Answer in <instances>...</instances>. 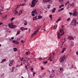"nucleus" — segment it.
<instances>
[{
	"label": "nucleus",
	"mask_w": 78,
	"mask_h": 78,
	"mask_svg": "<svg viewBox=\"0 0 78 78\" xmlns=\"http://www.w3.org/2000/svg\"><path fill=\"white\" fill-rule=\"evenodd\" d=\"M50 5H47V8H48V9H50Z\"/></svg>",
	"instance_id": "c756f323"
},
{
	"label": "nucleus",
	"mask_w": 78,
	"mask_h": 78,
	"mask_svg": "<svg viewBox=\"0 0 78 78\" xmlns=\"http://www.w3.org/2000/svg\"><path fill=\"white\" fill-rule=\"evenodd\" d=\"M35 74H36V73L33 72V76H34V75H35Z\"/></svg>",
	"instance_id": "79ce46f5"
},
{
	"label": "nucleus",
	"mask_w": 78,
	"mask_h": 78,
	"mask_svg": "<svg viewBox=\"0 0 78 78\" xmlns=\"http://www.w3.org/2000/svg\"><path fill=\"white\" fill-rule=\"evenodd\" d=\"M24 5H25V3H23V4H21L20 5H18L16 8L18 9L20 7V6H24Z\"/></svg>",
	"instance_id": "1a4fd4ad"
},
{
	"label": "nucleus",
	"mask_w": 78,
	"mask_h": 78,
	"mask_svg": "<svg viewBox=\"0 0 78 78\" xmlns=\"http://www.w3.org/2000/svg\"><path fill=\"white\" fill-rule=\"evenodd\" d=\"M25 54L27 55H30V52H27Z\"/></svg>",
	"instance_id": "5701e85b"
},
{
	"label": "nucleus",
	"mask_w": 78,
	"mask_h": 78,
	"mask_svg": "<svg viewBox=\"0 0 78 78\" xmlns=\"http://www.w3.org/2000/svg\"><path fill=\"white\" fill-rule=\"evenodd\" d=\"M51 0H43V2L44 3H47V2H50Z\"/></svg>",
	"instance_id": "dca6fc26"
},
{
	"label": "nucleus",
	"mask_w": 78,
	"mask_h": 78,
	"mask_svg": "<svg viewBox=\"0 0 78 78\" xmlns=\"http://www.w3.org/2000/svg\"><path fill=\"white\" fill-rule=\"evenodd\" d=\"M24 25H27V21L26 20L24 21Z\"/></svg>",
	"instance_id": "cd10ccee"
},
{
	"label": "nucleus",
	"mask_w": 78,
	"mask_h": 78,
	"mask_svg": "<svg viewBox=\"0 0 78 78\" xmlns=\"http://www.w3.org/2000/svg\"><path fill=\"white\" fill-rule=\"evenodd\" d=\"M52 71L51 72V73H54V72H55V70H52Z\"/></svg>",
	"instance_id": "13d9d810"
},
{
	"label": "nucleus",
	"mask_w": 78,
	"mask_h": 78,
	"mask_svg": "<svg viewBox=\"0 0 78 78\" xmlns=\"http://www.w3.org/2000/svg\"><path fill=\"white\" fill-rule=\"evenodd\" d=\"M59 20H61V18L60 17H59L58 19V20H57V21H56V23H58V22H59Z\"/></svg>",
	"instance_id": "412c9836"
},
{
	"label": "nucleus",
	"mask_w": 78,
	"mask_h": 78,
	"mask_svg": "<svg viewBox=\"0 0 78 78\" xmlns=\"http://www.w3.org/2000/svg\"><path fill=\"white\" fill-rule=\"evenodd\" d=\"M25 68H26L27 70V65H25Z\"/></svg>",
	"instance_id": "5fc2aeb1"
},
{
	"label": "nucleus",
	"mask_w": 78,
	"mask_h": 78,
	"mask_svg": "<svg viewBox=\"0 0 78 78\" xmlns=\"http://www.w3.org/2000/svg\"><path fill=\"white\" fill-rule=\"evenodd\" d=\"M23 64H25V62H26L25 60H23Z\"/></svg>",
	"instance_id": "a19ab883"
},
{
	"label": "nucleus",
	"mask_w": 78,
	"mask_h": 78,
	"mask_svg": "<svg viewBox=\"0 0 78 78\" xmlns=\"http://www.w3.org/2000/svg\"><path fill=\"white\" fill-rule=\"evenodd\" d=\"M69 14H70V16H71V15H72V14H72V13L70 12L69 13Z\"/></svg>",
	"instance_id": "8fccbe9b"
},
{
	"label": "nucleus",
	"mask_w": 78,
	"mask_h": 78,
	"mask_svg": "<svg viewBox=\"0 0 78 78\" xmlns=\"http://www.w3.org/2000/svg\"><path fill=\"white\" fill-rule=\"evenodd\" d=\"M68 39L69 40H74V38L72 36H69L68 37Z\"/></svg>",
	"instance_id": "9d476101"
},
{
	"label": "nucleus",
	"mask_w": 78,
	"mask_h": 78,
	"mask_svg": "<svg viewBox=\"0 0 78 78\" xmlns=\"http://www.w3.org/2000/svg\"><path fill=\"white\" fill-rule=\"evenodd\" d=\"M65 59H66V56L65 55L63 56H62L61 58H60L59 60V61L60 62H63L64 61Z\"/></svg>",
	"instance_id": "7ed1b4c3"
},
{
	"label": "nucleus",
	"mask_w": 78,
	"mask_h": 78,
	"mask_svg": "<svg viewBox=\"0 0 78 78\" xmlns=\"http://www.w3.org/2000/svg\"><path fill=\"white\" fill-rule=\"evenodd\" d=\"M66 48H64L63 49L62 51H61V53H63L64 52V51H66Z\"/></svg>",
	"instance_id": "aec40b11"
},
{
	"label": "nucleus",
	"mask_w": 78,
	"mask_h": 78,
	"mask_svg": "<svg viewBox=\"0 0 78 78\" xmlns=\"http://www.w3.org/2000/svg\"><path fill=\"white\" fill-rule=\"evenodd\" d=\"M3 18H4L5 19H6V18H7V15H5Z\"/></svg>",
	"instance_id": "c03bdc74"
},
{
	"label": "nucleus",
	"mask_w": 78,
	"mask_h": 78,
	"mask_svg": "<svg viewBox=\"0 0 78 78\" xmlns=\"http://www.w3.org/2000/svg\"><path fill=\"white\" fill-rule=\"evenodd\" d=\"M27 66H28H28H30V64H29V63H28V62H27Z\"/></svg>",
	"instance_id": "c9c22d12"
},
{
	"label": "nucleus",
	"mask_w": 78,
	"mask_h": 78,
	"mask_svg": "<svg viewBox=\"0 0 78 78\" xmlns=\"http://www.w3.org/2000/svg\"><path fill=\"white\" fill-rule=\"evenodd\" d=\"M61 11V9H60L58 10V12H60V11Z\"/></svg>",
	"instance_id": "774afa93"
},
{
	"label": "nucleus",
	"mask_w": 78,
	"mask_h": 78,
	"mask_svg": "<svg viewBox=\"0 0 78 78\" xmlns=\"http://www.w3.org/2000/svg\"><path fill=\"white\" fill-rule=\"evenodd\" d=\"M76 54L77 55H78V51L77 52H76Z\"/></svg>",
	"instance_id": "338daca9"
},
{
	"label": "nucleus",
	"mask_w": 78,
	"mask_h": 78,
	"mask_svg": "<svg viewBox=\"0 0 78 78\" xmlns=\"http://www.w3.org/2000/svg\"><path fill=\"white\" fill-rule=\"evenodd\" d=\"M25 2H27L28 1V0H24Z\"/></svg>",
	"instance_id": "052dcab7"
},
{
	"label": "nucleus",
	"mask_w": 78,
	"mask_h": 78,
	"mask_svg": "<svg viewBox=\"0 0 78 78\" xmlns=\"http://www.w3.org/2000/svg\"><path fill=\"white\" fill-rule=\"evenodd\" d=\"M67 4H68V7H66L67 9H68L69 8V5H70V4H69V2H67L66 3V4L65 5V6H66V5H67Z\"/></svg>",
	"instance_id": "ddd939ff"
},
{
	"label": "nucleus",
	"mask_w": 78,
	"mask_h": 78,
	"mask_svg": "<svg viewBox=\"0 0 78 78\" xmlns=\"http://www.w3.org/2000/svg\"><path fill=\"white\" fill-rule=\"evenodd\" d=\"M4 6H3L2 9V11H4Z\"/></svg>",
	"instance_id": "49530a36"
},
{
	"label": "nucleus",
	"mask_w": 78,
	"mask_h": 78,
	"mask_svg": "<svg viewBox=\"0 0 78 78\" xmlns=\"http://www.w3.org/2000/svg\"><path fill=\"white\" fill-rule=\"evenodd\" d=\"M55 11H56V8H54L51 11H52V13H54L55 12Z\"/></svg>",
	"instance_id": "2eb2a0df"
},
{
	"label": "nucleus",
	"mask_w": 78,
	"mask_h": 78,
	"mask_svg": "<svg viewBox=\"0 0 78 78\" xmlns=\"http://www.w3.org/2000/svg\"><path fill=\"white\" fill-rule=\"evenodd\" d=\"M61 11H62V10H63L64 9V8H62L61 9Z\"/></svg>",
	"instance_id": "bf43d9fd"
},
{
	"label": "nucleus",
	"mask_w": 78,
	"mask_h": 78,
	"mask_svg": "<svg viewBox=\"0 0 78 78\" xmlns=\"http://www.w3.org/2000/svg\"><path fill=\"white\" fill-rule=\"evenodd\" d=\"M20 31L19 30L16 34V36H17L18 35H19L20 34Z\"/></svg>",
	"instance_id": "a878e982"
},
{
	"label": "nucleus",
	"mask_w": 78,
	"mask_h": 78,
	"mask_svg": "<svg viewBox=\"0 0 78 78\" xmlns=\"http://www.w3.org/2000/svg\"><path fill=\"white\" fill-rule=\"evenodd\" d=\"M42 58H39V60L40 61H41V60H42Z\"/></svg>",
	"instance_id": "de8ad7c7"
},
{
	"label": "nucleus",
	"mask_w": 78,
	"mask_h": 78,
	"mask_svg": "<svg viewBox=\"0 0 78 78\" xmlns=\"http://www.w3.org/2000/svg\"><path fill=\"white\" fill-rule=\"evenodd\" d=\"M60 71H61L62 72H63V71H64V70H63V69L62 68H61L60 69Z\"/></svg>",
	"instance_id": "2f4dec72"
},
{
	"label": "nucleus",
	"mask_w": 78,
	"mask_h": 78,
	"mask_svg": "<svg viewBox=\"0 0 78 78\" xmlns=\"http://www.w3.org/2000/svg\"><path fill=\"white\" fill-rule=\"evenodd\" d=\"M34 13H35L36 14H37V12L36 11V9H34L33 11L32 12L31 14L32 16H35V14Z\"/></svg>",
	"instance_id": "20e7f679"
},
{
	"label": "nucleus",
	"mask_w": 78,
	"mask_h": 78,
	"mask_svg": "<svg viewBox=\"0 0 78 78\" xmlns=\"http://www.w3.org/2000/svg\"><path fill=\"white\" fill-rule=\"evenodd\" d=\"M70 20V18H69L68 19H67V21H69V20Z\"/></svg>",
	"instance_id": "864d4df0"
},
{
	"label": "nucleus",
	"mask_w": 78,
	"mask_h": 78,
	"mask_svg": "<svg viewBox=\"0 0 78 78\" xmlns=\"http://www.w3.org/2000/svg\"><path fill=\"white\" fill-rule=\"evenodd\" d=\"M22 14V10H20L19 12L18 13V16H20Z\"/></svg>",
	"instance_id": "f8f14e48"
},
{
	"label": "nucleus",
	"mask_w": 78,
	"mask_h": 78,
	"mask_svg": "<svg viewBox=\"0 0 78 78\" xmlns=\"http://www.w3.org/2000/svg\"><path fill=\"white\" fill-rule=\"evenodd\" d=\"M60 33H61V36H63V35L64 34V32H63V29H61L60 30Z\"/></svg>",
	"instance_id": "6e6552de"
},
{
	"label": "nucleus",
	"mask_w": 78,
	"mask_h": 78,
	"mask_svg": "<svg viewBox=\"0 0 78 78\" xmlns=\"http://www.w3.org/2000/svg\"><path fill=\"white\" fill-rule=\"evenodd\" d=\"M30 70L31 71H32V72H33V70H34V68H31L30 69Z\"/></svg>",
	"instance_id": "ea45409f"
},
{
	"label": "nucleus",
	"mask_w": 78,
	"mask_h": 78,
	"mask_svg": "<svg viewBox=\"0 0 78 78\" xmlns=\"http://www.w3.org/2000/svg\"><path fill=\"white\" fill-rule=\"evenodd\" d=\"M62 7V5H60V6H59V8H61Z\"/></svg>",
	"instance_id": "69168bd1"
},
{
	"label": "nucleus",
	"mask_w": 78,
	"mask_h": 78,
	"mask_svg": "<svg viewBox=\"0 0 78 78\" xmlns=\"http://www.w3.org/2000/svg\"><path fill=\"white\" fill-rule=\"evenodd\" d=\"M21 42L22 43H23V42H23V40H22V41H21Z\"/></svg>",
	"instance_id": "0e129e2a"
},
{
	"label": "nucleus",
	"mask_w": 78,
	"mask_h": 78,
	"mask_svg": "<svg viewBox=\"0 0 78 78\" xmlns=\"http://www.w3.org/2000/svg\"><path fill=\"white\" fill-rule=\"evenodd\" d=\"M72 23L74 24V26H76V20L73 19L72 21Z\"/></svg>",
	"instance_id": "39448f33"
},
{
	"label": "nucleus",
	"mask_w": 78,
	"mask_h": 78,
	"mask_svg": "<svg viewBox=\"0 0 78 78\" xmlns=\"http://www.w3.org/2000/svg\"><path fill=\"white\" fill-rule=\"evenodd\" d=\"M4 76V74H3L1 75V77H3Z\"/></svg>",
	"instance_id": "603ef678"
},
{
	"label": "nucleus",
	"mask_w": 78,
	"mask_h": 78,
	"mask_svg": "<svg viewBox=\"0 0 78 78\" xmlns=\"http://www.w3.org/2000/svg\"><path fill=\"white\" fill-rule=\"evenodd\" d=\"M64 42H62V46H63V45H64Z\"/></svg>",
	"instance_id": "6e6d98bb"
},
{
	"label": "nucleus",
	"mask_w": 78,
	"mask_h": 78,
	"mask_svg": "<svg viewBox=\"0 0 78 78\" xmlns=\"http://www.w3.org/2000/svg\"><path fill=\"white\" fill-rule=\"evenodd\" d=\"M42 16H38V19H42Z\"/></svg>",
	"instance_id": "4be33fe9"
},
{
	"label": "nucleus",
	"mask_w": 78,
	"mask_h": 78,
	"mask_svg": "<svg viewBox=\"0 0 78 78\" xmlns=\"http://www.w3.org/2000/svg\"><path fill=\"white\" fill-rule=\"evenodd\" d=\"M20 58V61H23V58H22L21 59Z\"/></svg>",
	"instance_id": "a18cd8bd"
},
{
	"label": "nucleus",
	"mask_w": 78,
	"mask_h": 78,
	"mask_svg": "<svg viewBox=\"0 0 78 78\" xmlns=\"http://www.w3.org/2000/svg\"><path fill=\"white\" fill-rule=\"evenodd\" d=\"M10 70H11V72H12L14 71V67H12V68L10 69Z\"/></svg>",
	"instance_id": "bb28decb"
},
{
	"label": "nucleus",
	"mask_w": 78,
	"mask_h": 78,
	"mask_svg": "<svg viewBox=\"0 0 78 78\" xmlns=\"http://www.w3.org/2000/svg\"><path fill=\"white\" fill-rule=\"evenodd\" d=\"M74 5H75L74 4V2H73V3L71 5V6H74Z\"/></svg>",
	"instance_id": "f704fd0d"
},
{
	"label": "nucleus",
	"mask_w": 78,
	"mask_h": 78,
	"mask_svg": "<svg viewBox=\"0 0 78 78\" xmlns=\"http://www.w3.org/2000/svg\"><path fill=\"white\" fill-rule=\"evenodd\" d=\"M48 59H49L50 61H52V59L51 58V57H49V58Z\"/></svg>",
	"instance_id": "58836bf2"
},
{
	"label": "nucleus",
	"mask_w": 78,
	"mask_h": 78,
	"mask_svg": "<svg viewBox=\"0 0 78 78\" xmlns=\"http://www.w3.org/2000/svg\"><path fill=\"white\" fill-rule=\"evenodd\" d=\"M41 70H44V68H43V67H42L41 66Z\"/></svg>",
	"instance_id": "3c124183"
},
{
	"label": "nucleus",
	"mask_w": 78,
	"mask_h": 78,
	"mask_svg": "<svg viewBox=\"0 0 78 78\" xmlns=\"http://www.w3.org/2000/svg\"><path fill=\"white\" fill-rule=\"evenodd\" d=\"M49 17H50V18H51V19L52 18V15H51L49 16Z\"/></svg>",
	"instance_id": "37998d69"
},
{
	"label": "nucleus",
	"mask_w": 78,
	"mask_h": 78,
	"mask_svg": "<svg viewBox=\"0 0 78 78\" xmlns=\"http://www.w3.org/2000/svg\"><path fill=\"white\" fill-rule=\"evenodd\" d=\"M58 25L56 24H55L54 25V29H56V28H57Z\"/></svg>",
	"instance_id": "b1692460"
},
{
	"label": "nucleus",
	"mask_w": 78,
	"mask_h": 78,
	"mask_svg": "<svg viewBox=\"0 0 78 78\" xmlns=\"http://www.w3.org/2000/svg\"><path fill=\"white\" fill-rule=\"evenodd\" d=\"M15 18L14 17L12 18L11 20H10L11 21V22H12V20H14V19Z\"/></svg>",
	"instance_id": "e433bc0d"
},
{
	"label": "nucleus",
	"mask_w": 78,
	"mask_h": 78,
	"mask_svg": "<svg viewBox=\"0 0 78 78\" xmlns=\"http://www.w3.org/2000/svg\"><path fill=\"white\" fill-rule=\"evenodd\" d=\"M5 61H6V59H4L2 60V62H1V63H2V62H5Z\"/></svg>",
	"instance_id": "473e14b6"
},
{
	"label": "nucleus",
	"mask_w": 78,
	"mask_h": 78,
	"mask_svg": "<svg viewBox=\"0 0 78 78\" xmlns=\"http://www.w3.org/2000/svg\"><path fill=\"white\" fill-rule=\"evenodd\" d=\"M63 40H64V42H65L66 41V39H65V38H64L63 39Z\"/></svg>",
	"instance_id": "4d7b16f0"
},
{
	"label": "nucleus",
	"mask_w": 78,
	"mask_h": 78,
	"mask_svg": "<svg viewBox=\"0 0 78 78\" xmlns=\"http://www.w3.org/2000/svg\"><path fill=\"white\" fill-rule=\"evenodd\" d=\"M20 29L21 30H22V31H23V30H25V28L23 27H21Z\"/></svg>",
	"instance_id": "c85d7f7f"
},
{
	"label": "nucleus",
	"mask_w": 78,
	"mask_h": 78,
	"mask_svg": "<svg viewBox=\"0 0 78 78\" xmlns=\"http://www.w3.org/2000/svg\"><path fill=\"white\" fill-rule=\"evenodd\" d=\"M73 15L74 16H76L78 14V12H77L76 11V10H74L73 11Z\"/></svg>",
	"instance_id": "0eeeda50"
},
{
	"label": "nucleus",
	"mask_w": 78,
	"mask_h": 78,
	"mask_svg": "<svg viewBox=\"0 0 78 78\" xmlns=\"http://www.w3.org/2000/svg\"><path fill=\"white\" fill-rule=\"evenodd\" d=\"M61 6H62H62H64V4L62 5Z\"/></svg>",
	"instance_id": "e2e57ef3"
},
{
	"label": "nucleus",
	"mask_w": 78,
	"mask_h": 78,
	"mask_svg": "<svg viewBox=\"0 0 78 78\" xmlns=\"http://www.w3.org/2000/svg\"><path fill=\"white\" fill-rule=\"evenodd\" d=\"M12 42L14 44H19V42L17 41H15L14 40Z\"/></svg>",
	"instance_id": "9b49d317"
},
{
	"label": "nucleus",
	"mask_w": 78,
	"mask_h": 78,
	"mask_svg": "<svg viewBox=\"0 0 78 78\" xmlns=\"http://www.w3.org/2000/svg\"><path fill=\"white\" fill-rule=\"evenodd\" d=\"M11 39H12V40H13V39H14V37H12L11 38Z\"/></svg>",
	"instance_id": "680f3d73"
},
{
	"label": "nucleus",
	"mask_w": 78,
	"mask_h": 78,
	"mask_svg": "<svg viewBox=\"0 0 78 78\" xmlns=\"http://www.w3.org/2000/svg\"><path fill=\"white\" fill-rule=\"evenodd\" d=\"M15 14H18V13H19V12L17 11H15Z\"/></svg>",
	"instance_id": "7c9ffc66"
},
{
	"label": "nucleus",
	"mask_w": 78,
	"mask_h": 78,
	"mask_svg": "<svg viewBox=\"0 0 78 78\" xmlns=\"http://www.w3.org/2000/svg\"><path fill=\"white\" fill-rule=\"evenodd\" d=\"M9 27L11 29H14L16 28L17 27V26L16 25H13L12 23H10L9 24Z\"/></svg>",
	"instance_id": "f257e3e1"
},
{
	"label": "nucleus",
	"mask_w": 78,
	"mask_h": 78,
	"mask_svg": "<svg viewBox=\"0 0 78 78\" xmlns=\"http://www.w3.org/2000/svg\"><path fill=\"white\" fill-rule=\"evenodd\" d=\"M13 51H17V49L16 48H13Z\"/></svg>",
	"instance_id": "393cba45"
},
{
	"label": "nucleus",
	"mask_w": 78,
	"mask_h": 78,
	"mask_svg": "<svg viewBox=\"0 0 78 78\" xmlns=\"http://www.w3.org/2000/svg\"><path fill=\"white\" fill-rule=\"evenodd\" d=\"M14 62V60H12L11 62H10L9 63V66H12V63Z\"/></svg>",
	"instance_id": "4468645a"
},
{
	"label": "nucleus",
	"mask_w": 78,
	"mask_h": 78,
	"mask_svg": "<svg viewBox=\"0 0 78 78\" xmlns=\"http://www.w3.org/2000/svg\"><path fill=\"white\" fill-rule=\"evenodd\" d=\"M37 16H36L34 17L33 19V20H37Z\"/></svg>",
	"instance_id": "6ab92c4d"
},
{
	"label": "nucleus",
	"mask_w": 78,
	"mask_h": 78,
	"mask_svg": "<svg viewBox=\"0 0 78 78\" xmlns=\"http://www.w3.org/2000/svg\"><path fill=\"white\" fill-rule=\"evenodd\" d=\"M3 24V23L2 22H0V25H2Z\"/></svg>",
	"instance_id": "09e8293b"
},
{
	"label": "nucleus",
	"mask_w": 78,
	"mask_h": 78,
	"mask_svg": "<svg viewBox=\"0 0 78 78\" xmlns=\"http://www.w3.org/2000/svg\"><path fill=\"white\" fill-rule=\"evenodd\" d=\"M19 11V9H17V8H16L15 9V11Z\"/></svg>",
	"instance_id": "4c0bfd02"
},
{
	"label": "nucleus",
	"mask_w": 78,
	"mask_h": 78,
	"mask_svg": "<svg viewBox=\"0 0 78 78\" xmlns=\"http://www.w3.org/2000/svg\"><path fill=\"white\" fill-rule=\"evenodd\" d=\"M57 37L58 38V39H60V34L59 33V32H58L57 34Z\"/></svg>",
	"instance_id": "f3484780"
},
{
	"label": "nucleus",
	"mask_w": 78,
	"mask_h": 78,
	"mask_svg": "<svg viewBox=\"0 0 78 78\" xmlns=\"http://www.w3.org/2000/svg\"><path fill=\"white\" fill-rule=\"evenodd\" d=\"M47 62H48V61H46L45 62H44V64H47Z\"/></svg>",
	"instance_id": "72a5a7b5"
},
{
	"label": "nucleus",
	"mask_w": 78,
	"mask_h": 78,
	"mask_svg": "<svg viewBox=\"0 0 78 78\" xmlns=\"http://www.w3.org/2000/svg\"><path fill=\"white\" fill-rule=\"evenodd\" d=\"M25 59L27 62V61H29V60H30V58H25Z\"/></svg>",
	"instance_id": "a211bd4d"
},
{
	"label": "nucleus",
	"mask_w": 78,
	"mask_h": 78,
	"mask_svg": "<svg viewBox=\"0 0 78 78\" xmlns=\"http://www.w3.org/2000/svg\"><path fill=\"white\" fill-rule=\"evenodd\" d=\"M39 29H37V30L35 31L34 32L33 34L31 36L32 37H33V36H34V35H36V34H37V32H38V31H39Z\"/></svg>",
	"instance_id": "423d86ee"
},
{
	"label": "nucleus",
	"mask_w": 78,
	"mask_h": 78,
	"mask_svg": "<svg viewBox=\"0 0 78 78\" xmlns=\"http://www.w3.org/2000/svg\"><path fill=\"white\" fill-rule=\"evenodd\" d=\"M38 0H33L32 2V5H31V7L33 8L34 6H35V5L36 3H37Z\"/></svg>",
	"instance_id": "f03ea898"
}]
</instances>
